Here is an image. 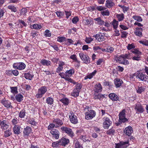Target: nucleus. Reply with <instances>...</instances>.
I'll use <instances>...</instances> for the list:
<instances>
[{
    "instance_id": "nucleus-1",
    "label": "nucleus",
    "mask_w": 148,
    "mask_h": 148,
    "mask_svg": "<svg viewBox=\"0 0 148 148\" xmlns=\"http://www.w3.org/2000/svg\"><path fill=\"white\" fill-rule=\"evenodd\" d=\"M129 58V55L128 54L118 55L115 57V60L117 62L125 65H127L129 64V62L126 59Z\"/></svg>"
},
{
    "instance_id": "nucleus-2",
    "label": "nucleus",
    "mask_w": 148,
    "mask_h": 148,
    "mask_svg": "<svg viewBox=\"0 0 148 148\" xmlns=\"http://www.w3.org/2000/svg\"><path fill=\"white\" fill-rule=\"evenodd\" d=\"M82 87V85L80 84H77L75 86V88L71 93V95L73 97H76L79 95V92Z\"/></svg>"
},
{
    "instance_id": "nucleus-3",
    "label": "nucleus",
    "mask_w": 148,
    "mask_h": 148,
    "mask_svg": "<svg viewBox=\"0 0 148 148\" xmlns=\"http://www.w3.org/2000/svg\"><path fill=\"white\" fill-rule=\"evenodd\" d=\"M125 111L123 110L120 112L119 114V122L120 123H124L128 121V119L126 117Z\"/></svg>"
},
{
    "instance_id": "nucleus-4",
    "label": "nucleus",
    "mask_w": 148,
    "mask_h": 148,
    "mask_svg": "<svg viewBox=\"0 0 148 148\" xmlns=\"http://www.w3.org/2000/svg\"><path fill=\"white\" fill-rule=\"evenodd\" d=\"M134 75L136 79H138L139 81H146L148 79V77L147 75L141 73L136 72Z\"/></svg>"
},
{
    "instance_id": "nucleus-5",
    "label": "nucleus",
    "mask_w": 148,
    "mask_h": 148,
    "mask_svg": "<svg viewBox=\"0 0 148 148\" xmlns=\"http://www.w3.org/2000/svg\"><path fill=\"white\" fill-rule=\"evenodd\" d=\"M47 91V87L45 86H43L40 88L38 90L37 93L36 94V96L37 98L41 97L42 95L44 94Z\"/></svg>"
},
{
    "instance_id": "nucleus-6",
    "label": "nucleus",
    "mask_w": 148,
    "mask_h": 148,
    "mask_svg": "<svg viewBox=\"0 0 148 148\" xmlns=\"http://www.w3.org/2000/svg\"><path fill=\"white\" fill-rule=\"evenodd\" d=\"M69 120L72 123L76 124L78 123L77 117L74 112L70 111L69 114Z\"/></svg>"
},
{
    "instance_id": "nucleus-7",
    "label": "nucleus",
    "mask_w": 148,
    "mask_h": 148,
    "mask_svg": "<svg viewBox=\"0 0 148 148\" xmlns=\"http://www.w3.org/2000/svg\"><path fill=\"white\" fill-rule=\"evenodd\" d=\"M96 114L95 111L92 110H88L85 113V118L87 120L91 119L94 117Z\"/></svg>"
},
{
    "instance_id": "nucleus-8",
    "label": "nucleus",
    "mask_w": 148,
    "mask_h": 148,
    "mask_svg": "<svg viewBox=\"0 0 148 148\" xmlns=\"http://www.w3.org/2000/svg\"><path fill=\"white\" fill-rule=\"evenodd\" d=\"M79 56L81 60L84 63L88 64L90 62V60L89 56L84 53L81 52L79 53Z\"/></svg>"
},
{
    "instance_id": "nucleus-9",
    "label": "nucleus",
    "mask_w": 148,
    "mask_h": 148,
    "mask_svg": "<svg viewBox=\"0 0 148 148\" xmlns=\"http://www.w3.org/2000/svg\"><path fill=\"white\" fill-rule=\"evenodd\" d=\"M61 130L64 132L71 137L72 138L74 136V134L71 129L66 127H62L60 128Z\"/></svg>"
},
{
    "instance_id": "nucleus-10",
    "label": "nucleus",
    "mask_w": 148,
    "mask_h": 148,
    "mask_svg": "<svg viewBox=\"0 0 148 148\" xmlns=\"http://www.w3.org/2000/svg\"><path fill=\"white\" fill-rule=\"evenodd\" d=\"M69 142L68 139L64 138H62L59 142L56 141V147L59 146L60 145L65 146L67 145Z\"/></svg>"
},
{
    "instance_id": "nucleus-11",
    "label": "nucleus",
    "mask_w": 148,
    "mask_h": 148,
    "mask_svg": "<svg viewBox=\"0 0 148 148\" xmlns=\"http://www.w3.org/2000/svg\"><path fill=\"white\" fill-rule=\"evenodd\" d=\"M26 66L25 64L23 62H17L14 63L13 65V68L19 70L24 69Z\"/></svg>"
},
{
    "instance_id": "nucleus-12",
    "label": "nucleus",
    "mask_w": 148,
    "mask_h": 148,
    "mask_svg": "<svg viewBox=\"0 0 148 148\" xmlns=\"http://www.w3.org/2000/svg\"><path fill=\"white\" fill-rule=\"evenodd\" d=\"M32 132V129L31 127L27 126L24 129L23 131V136L26 138H27L30 134Z\"/></svg>"
},
{
    "instance_id": "nucleus-13",
    "label": "nucleus",
    "mask_w": 148,
    "mask_h": 148,
    "mask_svg": "<svg viewBox=\"0 0 148 148\" xmlns=\"http://www.w3.org/2000/svg\"><path fill=\"white\" fill-rule=\"evenodd\" d=\"M134 109L137 113H142L144 111L143 108L139 103H138L136 104Z\"/></svg>"
},
{
    "instance_id": "nucleus-14",
    "label": "nucleus",
    "mask_w": 148,
    "mask_h": 148,
    "mask_svg": "<svg viewBox=\"0 0 148 148\" xmlns=\"http://www.w3.org/2000/svg\"><path fill=\"white\" fill-rule=\"evenodd\" d=\"M1 102L5 107L7 108H12L11 102L8 100H6L5 99H3L2 100Z\"/></svg>"
},
{
    "instance_id": "nucleus-15",
    "label": "nucleus",
    "mask_w": 148,
    "mask_h": 148,
    "mask_svg": "<svg viewBox=\"0 0 148 148\" xmlns=\"http://www.w3.org/2000/svg\"><path fill=\"white\" fill-rule=\"evenodd\" d=\"M8 121L4 120L1 121V127L2 130H6L9 127V125H8Z\"/></svg>"
},
{
    "instance_id": "nucleus-16",
    "label": "nucleus",
    "mask_w": 148,
    "mask_h": 148,
    "mask_svg": "<svg viewBox=\"0 0 148 148\" xmlns=\"http://www.w3.org/2000/svg\"><path fill=\"white\" fill-rule=\"evenodd\" d=\"M111 124L112 121L108 118H106L103 123V127L105 129H108Z\"/></svg>"
},
{
    "instance_id": "nucleus-17",
    "label": "nucleus",
    "mask_w": 148,
    "mask_h": 148,
    "mask_svg": "<svg viewBox=\"0 0 148 148\" xmlns=\"http://www.w3.org/2000/svg\"><path fill=\"white\" fill-rule=\"evenodd\" d=\"M55 125L53 124H51L48 126V129L51 130V133L53 135V137L56 138V130L54 128Z\"/></svg>"
},
{
    "instance_id": "nucleus-18",
    "label": "nucleus",
    "mask_w": 148,
    "mask_h": 148,
    "mask_svg": "<svg viewBox=\"0 0 148 148\" xmlns=\"http://www.w3.org/2000/svg\"><path fill=\"white\" fill-rule=\"evenodd\" d=\"M133 132L132 127L130 126L126 127L124 131V133L128 136H130Z\"/></svg>"
},
{
    "instance_id": "nucleus-19",
    "label": "nucleus",
    "mask_w": 148,
    "mask_h": 148,
    "mask_svg": "<svg viewBox=\"0 0 148 148\" xmlns=\"http://www.w3.org/2000/svg\"><path fill=\"white\" fill-rule=\"evenodd\" d=\"M108 96L109 98L112 101H117L119 99L118 96L114 93H111Z\"/></svg>"
},
{
    "instance_id": "nucleus-20",
    "label": "nucleus",
    "mask_w": 148,
    "mask_h": 148,
    "mask_svg": "<svg viewBox=\"0 0 148 148\" xmlns=\"http://www.w3.org/2000/svg\"><path fill=\"white\" fill-rule=\"evenodd\" d=\"M106 37L101 32L99 34L96 35V39L99 42H101L103 41L105 39Z\"/></svg>"
},
{
    "instance_id": "nucleus-21",
    "label": "nucleus",
    "mask_w": 148,
    "mask_h": 148,
    "mask_svg": "<svg viewBox=\"0 0 148 148\" xmlns=\"http://www.w3.org/2000/svg\"><path fill=\"white\" fill-rule=\"evenodd\" d=\"M75 72V70L74 69L71 67L69 70H67L65 72V74L67 77H70Z\"/></svg>"
},
{
    "instance_id": "nucleus-22",
    "label": "nucleus",
    "mask_w": 148,
    "mask_h": 148,
    "mask_svg": "<svg viewBox=\"0 0 148 148\" xmlns=\"http://www.w3.org/2000/svg\"><path fill=\"white\" fill-rule=\"evenodd\" d=\"M114 82L116 87H120L123 83L122 80L120 79L116 78L114 80Z\"/></svg>"
},
{
    "instance_id": "nucleus-23",
    "label": "nucleus",
    "mask_w": 148,
    "mask_h": 148,
    "mask_svg": "<svg viewBox=\"0 0 148 148\" xmlns=\"http://www.w3.org/2000/svg\"><path fill=\"white\" fill-rule=\"evenodd\" d=\"M93 49L95 52L100 53L106 51V49L101 48L98 46H95L93 47Z\"/></svg>"
},
{
    "instance_id": "nucleus-24",
    "label": "nucleus",
    "mask_w": 148,
    "mask_h": 148,
    "mask_svg": "<svg viewBox=\"0 0 148 148\" xmlns=\"http://www.w3.org/2000/svg\"><path fill=\"white\" fill-rule=\"evenodd\" d=\"M95 23L97 25H102L104 24V21L102 20L100 17L94 18Z\"/></svg>"
},
{
    "instance_id": "nucleus-25",
    "label": "nucleus",
    "mask_w": 148,
    "mask_h": 148,
    "mask_svg": "<svg viewBox=\"0 0 148 148\" xmlns=\"http://www.w3.org/2000/svg\"><path fill=\"white\" fill-rule=\"evenodd\" d=\"M97 72V71L95 70L93 72L88 74L86 76H85L84 78V79L85 80H86L88 79H90L92 78L95 76Z\"/></svg>"
},
{
    "instance_id": "nucleus-26",
    "label": "nucleus",
    "mask_w": 148,
    "mask_h": 148,
    "mask_svg": "<svg viewBox=\"0 0 148 148\" xmlns=\"http://www.w3.org/2000/svg\"><path fill=\"white\" fill-rule=\"evenodd\" d=\"M142 29L141 28L137 27L136 28V30L134 32L135 34L140 37L142 36Z\"/></svg>"
},
{
    "instance_id": "nucleus-27",
    "label": "nucleus",
    "mask_w": 148,
    "mask_h": 148,
    "mask_svg": "<svg viewBox=\"0 0 148 148\" xmlns=\"http://www.w3.org/2000/svg\"><path fill=\"white\" fill-rule=\"evenodd\" d=\"M102 88L101 84L99 83H97L95 85L94 90L95 92H99L101 91Z\"/></svg>"
},
{
    "instance_id": "nucleus-28",
    "label": "nucleus",
    "mask_w": 148,
    "mask_h": 148,
    "mask_svg": "<svg viewBox=\"0 0 148 148\" xmlns=\"http://www.w3.org/2000/svg\"><path fill=\"white\" fill-rule=\"evenodd\" d=\"M58 66L57 68L56 72H59L62 70L63 68L65 66V64L63 62H60L58 64Z\"/></svg>"
},
{
    "instance_id": "nucleus-29",
    "label": "nucleus",
    "mask_w": 148,
    "mask_h": 148,
    "mask_svg": "<svg viewBox=\"0 0 148 148\" xmlns=\"http://www.w3.org/2000/svg\"><path fill=\"white\" fill-rule=\"evenodd\" d=\"M114 5V3L111 0H107L106 3V6L108 8H110Z\"/></svg>"
},
{
    "instance_id": "nucleus-30",
    "label": "nucleus",
    "mask_w": 148,
    "mask_h": 148,
    "mask_svg": "<svg viewBox=\"0 0 148 148\" xmlns=\"http://www.w3.org/2000/svg\"><path fill=\"white\" fill-rule=\"evenodd\" d=\"M95 99H98L100 100H102L103 99L105 98V95H102L101 94H95L94 97Z\"/></svg>"
},
{
    "instance_id": "nucleus-31",
    "label": "nucleus",
    "mask_w": 148,
    "mask_h": 148,
    "mask_svg": "<svg viewBox=\"0 0 148 148\" xmlns=\"http://www.w3.org/2000/svg\"><path fill=\"white\" fill-rule=\"evenodd\" d=\"M15 98L18 102H20L23 100V96L22 94L19 93L16 95Z\"/></svg>"
},
{
    "instance_id": "nucleus-32",
    "label": "nucleus",
    "mask_w": 148,
    "mask_h": 148,
    "mask_svg": "<svg viewBox=\"0 0 148 148\" xmlns=\"http://www.w3.org/2000/svg\"><path fill=\"white\" fill-rule=\"evenodd\" d=\"M59 100L61 101L64 105H68L69 103V100L68 99L64 98L60 99H59Z\"/></svg>"
},
{
    "instance_id": "nucleus-33",
    "label": "nucleus",
    "mask_w": 148,
    "mask_h": 148,
    "mask_svg": "<svg viewBox=\"0 0 148 148\" xmlns=\"http://www.w3.org/2000/svg\"><path fill=\"white\" fill-rule=\"evenodd\" d=\"M111 24L112 25L114 29L117 28L119 25V22L118 21L114 19L113 21L111 22Z\"/></svg>"
},
{
    "instance_id": "nucleus-34",
    "label": "nucleus",
    "mask_w": 148,
    "mask_h": 148,
    "mask_svg": "<svg viewBox=\"0 0 148 148\" xmlns=\"http://www.w3.org/2000/svg\"><path fill=\"white\" fill-rule=\"evenodd\" d=\"M20 127L18 125L15 126L13 128L14 133L16 134H19L20 133Z\"/></svg>"
},
{
    "instance_id": "nucleus-35",
    "label": "nucleus",
    "mask_w": 148,
    "mask_h": 148,
    "mask_svg": "<svg viewBox=\"0 0 148 148\" xmlns=\"http://www.w3.org/2000/svg\"><path fill=\"white\" fill-rule=\"evenodd\" d=\"M145 89V86H138L136 89L137 92L138 93L141 94L144 92Z\"/></svg>"
},
{
    "instance_id": "nucleus-36",
    "label": "nucleus",
    "mask_w": 148,
    "mask_h": 148,
    "mask_svg": "<svg viewBox=\"0 0 148 148\" xmlns=\"http://www.w3.org/2000/svg\"><path fill=\"white\" fill-rule=\"evenodd\" d=\"M116 16L119 21H122L124 18V15L123 14H116Z\"/></svg>"
},
{
    "instance_id": "nucleus-37",
    "label": "nucleus",
    "mask_w": 148,
    "mask_h": 148,
    "mask_svg": "<svg viewBox=\"0 0 148 148\" xmlns=\"http://www.w3.org/2000/svg\"><path fill=\"white\" fill-rule=\"evenodd\" d=\"M30 27L31 29H39L42 27V26L40 24L36 23L33 25H31Z\"/></svg>"
},
{
    "instance_id": "nucleus-38",
    "label": "nucleus",
    "mask_w": 148,
    "mask_h": 148,
    "mask_svg": "<svg viewBox=\"0 0 148 148\" xmlns=\"http://www.w3.org/2000/svg\"><path fill=\"white\" fill-rule=\"evenodd\" d=\"M33 75L32 74L30 73H25L24 74V76L25 78L29 80H32V79L33 77Z\"/></svg>"
},
{
    "instance_id": "nucleus-39",
    "label": "nucleus",
    "mask_w": 148,
    "mask_h": 148,
    "mask_svg": "<svg viewBox=\"0 0 148 148\" xmlns=\"http://www.w3.org/2000/svg\"><path fill=\"white\" fill-rule=\"evenodd\" d=\"M132 17L134 20L136 21L137 22H140L143 21L142 18L139 16L134 15L132 16Z\"/></svg>"
},
{
    "instance_id": "nucleus-40",
    "label": "nucleus",
    "mask_w": 148,
    "mask_h": 148,
    "mask_svg": "<svg viewBox=\"0 0 148 148\" xmlns=\"http://www.w3.org/2000/svg\"><path fill=\"white\" fill-rule=\"evenodd\" d=\"M74 143H75V148H83L82 146L80 145L79 142L77 141L75 139L74 140Z\"/></svg>"
},
{
    "instance_id": "nucleus-41",
    "label": "nucleus",
    "mask_w": 148,
    "mask_h": 148,
    "mask_svg": "<svg viewBox=\"0 0 148 148\" xmlns=\"http://www.w3.org/2000/svg\"><path fill=\"white\" fill-rule=\"evenodd\" d=\"M40 63L43 65L48 66L50 65L51 62L49 61L46 60H41Z\"/></svg>"
},
{
    "instance_id": "nucleus-42",
    "label": "nucleus",
    "mask_w": 148,
    "mask_h": 148,
    "mask_svg": "<svg viewBox=\"0 0 148 148\" xmlns=\"http://www.w3.org/2000/svg\"><path fill=\"white\" fill-rule=\"evenodd\" d=\"M12 134L11 131L8 129L4 132V136L6 138L10 136Z\"/></svg>"
},
{
    "instance_id": "nucleus-43",
    "label": "nucleus",
    "mask_w": 148,
    "mask_h": 148,
    "mask_svg": "<svg viewBox=\"0 0 148 148\" xmlns=\"http://www.w3.org/2000/svg\"><path fill=\"white\" fill-rule=\"evenodd\" d=\"M28 123L33 126H36L37 124L36 122L35 121L34 119L33 118H31L28 121Z\"/></svg>"
},
{
    "instance_id": "nucleus-44",
    "label": "nucleus",
    "mask_w": 148,
    "mask_h": 148,
    "mask_svg": "<svg viewBox=\"0 0 148 148\" xmlns=\"http://www.w3.org/2000/svg\"><path fill=\"white\" fill-rule=\"evenodd\" d=\"M25 116V112L24 110H22L19 114V116L21 118H23Z\"/></svg>"
},
{
    "instance_id": "nucleus-45",
    "label": "nucleus",
    "mask_w": 148,
    "mask_h": 148,
    "mask_svg": "<svg viewBox=\"0 0 148 148\" xmlns=\"http://www.w3.org/2000/svg\"><path fill=\"white\" fill-rule=\"evenodd\" d=\"M8 8L11 10L12 12H16L17 11L16 8L12 5H10L8 6Z\"/></svg>"
},
{
    "instance_id": "nucleus-46",
    "label": "nucleus",
    "mask_w": 148,
    "mask_h": 148,
    "mask_svg": "<svg viewBox=\"0 0 148 148\" xmlns=\"http://www.w3.org/2000/svg\"><path fill=\"white\" fill-rule=\"evenodd\" d=\"M10 89L11 92L13 94H14V95H15V94L18 93V91H17V89L16 87H11Z\"/></svg>"
},
{
    "instance_id": "nucleus-47",
    "label": "nucleus",
    "mask_w": 148,
    "mask_h": 148,
    "mask_svg": "<svg viewBox=\"0 0 148 148\" xmlns=\"http://www.w3.org/2000/svg\"><path fill=\"white\" fill-rule=\"evenodd\" d=\"M132 53L135 54L136 55H140L141 54V52L139 51L138 49H134L132 50Z\"/></svg>"
},
{
    "instance_id": "nucleus-48",
    "label": "nucleus",
    "mask_w": 148,
    "mask_h": 148,
    "mask_svg": "<svg viewBox=\"0 0 148 148\" xmlns=\"http://www.w3.org/2000/svg\"><path fill=\"white\" fill-rule=\"evenodd\" d=\"M69 58L73 60L74 62H78L79 61L78 60L77 58V56L75 54H73L71 55Z\"/></svg>"
},
{
    "instance_id": "nucleus-49",
    "label": "nucleus",
    "mask_w": 148,
    "mask_h": 148,
    "mask_svg": "<svg viewBox=\"0 0 148 148\" xmlns=\"http://www.w3.org/2000/svg\"><path fill=\"white\" fill-rule=\"evenodd\" d=\"M53 102V99L50 97H48L46 99V103L48 104L49 105H51L52 104Z\"/></svg>"
},
{
    "instance_id": "nucleus-50",
    "label": "nucleus",
    "mask_w": 148,
    "mask_h": 148,
    "mask_svg": "<svg viewBox=\"0 0 148 148\" xmlns=\"http://www.w3.org/2000/svg\"><path fill=\"white\" fill-rule=\"evenodd\" d=\"M139 42L146 46H148V40L144 39L139 41Z\"/></svg>"
},
{
    "instance_id": "nucleus-51",
    "label": "nucleus",
    "mask_w": 148,
    "mask_h": 148,
    "mask_svg": "<svg viewBox=\"0 0 148 148\" xmlns=\"http://www.w3.org/2000/svg\"><path fill=\"white\" fill-rule=\"evenodd\" d=\"M84 22L86 25H91L93 23V22L90 19H87L84 20Z\"/></svg>"
},
{
    "instance_id": "nucleus-52",
    "label": "nucleus",
    "mask_w": 148,
    "mask_h": 148,
    "mask_svg": "<svg viewBox=\"0 0 148 148\" xmlns=\"http://www.w3.org/2000/svg\"><path fill=\"white\" fill-rule=\"evenodd\" d=\"M62 124L63 122L61 120L59 119H56V127L61 125Z\"/></svg>"
},
{
    "instance_id": "nucleus-53",
    "label": "nucleus",
    "mask_w": 148,
    "mask_h": 148,
    "mask_svg": "<svg viewBox=\"0 0 148 148\" xmlns=\"http://www.w3.org/2000/svg\"><path fill=\"white\" fill-rule=\"evenodd\" d=\"M101 14L103 16H108L109 15L110 12L108 10H103L101 12Z\"/></svg>"
},
{
    "instance_id": "nucleus-54",
    "label": "nucleus",
    "mask_w": 148,
    "mask_h": 148,
    "mask_svg": "<svg viewBox=\"0 0 148 148\" xmlns=\"http://www.w3.org/2000/svg\"><path fill=\"white\" fill-rule=\"evenodd\" d=\"M65 80L66 81H68L71 83L73 84H76L77 82H75L73 80L70 78L69 77H67L65 79Z\"/></svg>"
},
{
    "instance_id": "nucleus-55",
    "label": "nucleus",
    "mask_w": 148,
    "mask_h": 148,
    "mask_svg": "<svg viewBox=\"0 0 148 148\" xmlns=\"http://www.w3.org/2000/svg\"><path fill=\"white\" fill-rule=\"evenodd\" d=\"M119 27L122 29L125 30L128 29V27L122 23H121Z\"/></svg>"
},
{
    "instance_id": "nucleus-56",
    "label": "nucleus",
    "mask_w": 148,
    "mask_h": 148,
    "mask_svg": "<svg viewBox=\"0 0 148 148\" xmlns=\"http://www.w3.org/2000/svg\"><path fill=\"white\" fill-rule=\"evenodd\" d=\"M114 48L108 46L106 50L105 51H106L110 53H112L114 51Z\"/></svg>"
},
{
    "instance_id": "nucleus-57",
    "label": "nucleus",
    "mask_w": 148,
    "mask_h": 148,
    "mask_svg": "<svg viewBox=\"0 0 148 148\" xmlns=\"http://www.w3.org/2000/svg\"><path fill=\"white\" fill-rule=\"evenodd\" d=\"M114 130L113 128H111L107 131V133L109 135H113L114 134Z\"/></svg>"
},
{
    "instance_id": "nucleus-58",
    "label": "nucleus",
    "mask_w": 148,
    "mask_h": 148,
    "mask_svg": "<svg viewBox=\"0 0 148 148\" xmlns=\"http://www.w3.org/2000/svg\"><path fill=\"white\" fill-rule=\"evenodd\" d=\"M44 34L46 37H49L51 36V34L50 32L49 31L48 29H47L45 31Z\"/></svg>"
},
{
    "instance_id": "nucleus-59",
    "label": "nucleus",
    "mask_w": 148,
    "mask_h": 148,
    "mask_svg": "<svg viewBox=\"0 0 148 148\" xmlns=\"http://www.w3.org/2000/svg\"><path fill=\"white\" fill-rule=\"evenodd\" d=\"M135 47V46L134 44H129L127 46V49L128 50H130L132 49H134Z\"/></svg>"
},
{
    "instance_id": "nucleus-60",
    "label": "nucleus",
    "mask_w": 148,
    "mask_h": 148,
    "mask_svg": "<svg viewBox=\"0 0 148 148\" xmlns=\"http://www.w3.org/2000/svg\"><path fill=\"white\" fill-rule=\"evenodd\" d=\"M57 41L60 42H62L65 41L66 40V38L64 37H58L57 38Z\"/></svg>"
},
{
    "instance_id": "nucleus-61",
    "label": "nucleus",
    "mask_w": 148,
    "mask_h": 148,
    "mask_svg": "<svg viewBox=\"0 0 148 148\" xmlns=\"http://www.w3.org/2000/svg\"><path fill=\"white\" fill-rule=\"evenodd\" d=\"M93 40V38L91 37H86L85 40V42L87 43H89Z\"/></svg>"
},
{
    "instance_id": "nucleus-62",
    "label": "nucleus",
    "mask_w": 148,
    "mask_h": 148,
    "mask_svg": "<svg viewBox=\"0 0 148 148\" xmlns=\"http://www.w3.org/2000/svg\"><path fill=\"white\" fill-rule=\"evenodd\" d=\"M132 58L133 60L139 61L140 60V55H136L133 57Z\"/></svg>"
},
{
    "instance_id": "nucleus-63",
    "label": "nucleus",
    "mask_w": 148,
    "mask_h": 148,
    "mask_svg": "<svg viewBox=\"0 0 148 148\" xmlns=\"http://www.w3.org/2000/svg\"><path fill=\"white\" fill-rule=\"evenodd\" d=\"M72 22L74 24H76L79 21V18L77 17H75L73 18L72 19Z\"/></svg>"
},
{
    "instance_id": "nucleus-64",
    "label": "nucleus",
    "mask_w": 148,
    "mask_h": 148,
    "mask_svg": "<svg viewBox=\"0 0 148 148\" xmlns=\"http://www.w3.org/2000/svg\"><path fill=\"white\" fill-rule=\"evenodd\" d=\"M66 45H69L71 44H72L73 41V40L70 39H68L66 40Z\"/></svg>"
}]
</instances>
